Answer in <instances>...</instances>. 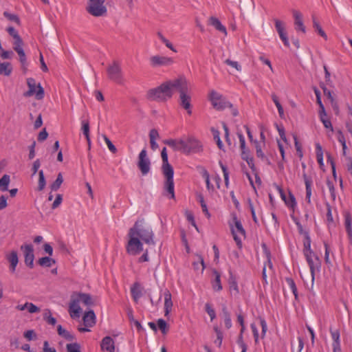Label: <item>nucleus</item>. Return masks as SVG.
<instances>
[{"label": "nucleus", "mask_w": 352, "mask_h": 352, "mask_svg": "<svg viewBox=\"0 0 352 352\" xmlns=\"http://www.w3.org/2000/svg\"><path fill=\"white\" fill-rule=\"evenodd\" d=\"M129 241L126 250L131 255H138L143 251V243L155 245L154 233L144 219L138 220L128 232Z\"/></svg>", "instance_id": "1"}, {"label": "nucleus", "mask_w": 352, "mask_h": 352, "mask_svg": "<svg viewBox=\"0 0 352 352\" xmlns=\"http://www.w3.org/2000/svg\"><path fill=\"white\" fill-rule=\"evenodd\" d=\"M80 302H82L87 306H90L94 304L91 296L89 294L74 292L71 295L68 309L72 318H77L80 317L82 311V309L79 305Z\"/></svg>", "instance_id": "2"}, {"label": "nucleus", "mask_w": 352, "mask_h": 352, "mask_svg": "<svg viewBox=\"0 0 352 352\" xmlns=\"http://www.w3.org/2000/svg\"><path fill=\"white\" fill-rule=\"evenodd\" d=\"M146 98L151 101L165 102L171 98V93L164 82L160 86L149 89L146 93Z\"/></svg>", "instance_id": "3"}, {"label": "nucleus", "mask_w": 352, "mask_h": 352, "mask_svg": "<svg viewBox=\"0 0 352 352\" xmlns=\"http://www.w3.org/2000/svg\"><path fill=\"white\" fill-rule=\"evenodd\" d=\"M106 0H89L86 6V11L91 15L99 17L104 16L107 14V9L104 6Z\"/></svg>", "instance_id": "4"}, {"label": "nucleus", "mask_w": 352, "mask_h": 352, "mask_svg": "<svg viewBox=\"0 0 352 352\" xmlns=\"http://www.w3.org/2000/svg\"><path fill=\"white\" fill-rule=\"evenodd\" d=\"M165 83L169 88V91L171 93V97L173 95L174 89L178 91L179 92V95L188 91V82L186 77L184 76H180L177 78L166 81Z\"/></svg>", "instance_id": "5"}, {"label": "nucleus", "mask_w": 352, "mask_h": 352, "mask_svg": "<svg viewBox=\"0 0 352 352\" xmlns=\"http://www.w3.org/2000/svg\"><path fill=\"white\" fill-rule=\"evenodd\" d=\"M209 100L217 110L222 111L227 107L232 108V104L228 101L223 95L214 90L210 92Z\"/></svg>", "instance_id": "6"}, {"label": "nucleus", "mask_w": 352, "mask_h": 352, "mask_svg": "<svg viewBox=\"0 0 352 352\" xmlns=\"http://www.w3.org/2000/svg\"><path fill=\"white\" fill-rule=\"evenodd\" d=\"M27 85L28 86V91L23 94L25 97H30L35 95L37 100H41L44 98V89L41 84L36 85V81L34 78H30L27 79Z\"/></svg>", "instance_id": "7"}, {"label": "nucleus", "mask_w": 352, "mask_h": 352, "mask_svg": "<svg viewBox=\"0 0 352 352\" xmlns=\"http://www.w3.org/2000/svg\"><path fill=\"white\" fill-rule=\"evenodd\" d=\"M182 153L189 154L190 153H199L201 151V144L196 139L188 138L186 140L181 139Z\"/></svg>", "instance_id": "8"}, {"label": "nucleus", "mask_w": 352, "mask_h": 352, "mask_svg": "<svg viewBox=\"0 0 352 352\" xmlns=\"http://www.w3.org/2000/svg\"><path fill=\"white\" fill-rule=\"evenodd\" d=\"M107 72L108 78L111 80L120 85L123 83L122 69L118 61L114 60L111 65H109Z\"/></svg>", "instance_id": "9"}, {"label": "nucleus", "mask_w": 352, "mask_h": 352, "mask_svg": "<svg viewBox=\"0 0 352 352\" xmlns=\"http://www.w3.org/2000/svg\"><path fill=\"white\" fill-rule=\"evenodd\" d=\"M138 167L142 175H146L150 172L151 161L145 148L142 149L138 155Z\"/></svg>", "instance_id": "10"}, {"label": "nucleus", "mask_w": 352, "mask_h": 352, "mask_svg": "<svg viewBox=\"0 0 352 352\" xmlns=\"http://www.w3.org/2000/svg\"><path fill=\"white\" fill-rule=\"evenodd\" d=\"M20 249L23 253L25 264L30 269H32L34 260L33 245L32 244H24L21 246Z\"/></svg>", "instance_id": "11"}, {"label": "nucleus", "mask_w": 352, "mask_h": 352, "mask_svg": "<svg viewBox=\"0 0 352 352\" xmlns=\"http://www.w3.org/2000/svg\"><path fill=\"white\" fill-rule=\"evenodd\" d=\"M307 262L309 265L312 280L314 279L315 272H319L321 267V262L318 256L314 253L305 255Z\"/></svg>", "instance_id": "12"}, {"label": "nucleus", "mask_w": 352, "mask_h": 352, "mask_svg": "<svg viewBox=\"0 0 352 352\" xmlns=\"http://www.w3.org/2000/svg\"><path fill=\"white\" fill-rule=\"evenodd\" d=\"M162 173L166 177V181L164 182V190L170 195V199H175L174 182H173L174 170L165 171V172H162Z\"/></svg>", "instance_id": "13"}, {"label": "nucleus", "mask_w": 352, "mask_h": 352, "mask_svg": "<svg viewBox=\"0 0 352 352\" xmlns=\"http://www.w3.org/2000/svg\"><path fill=\"white\" fill-rule=\"evenodd\" d=\"M174 63L172 58L160 55L153 56L150 58L151 65L153 67L170 66Z\"/></svg>", "instance_id": "14"}, {"label": "nucleus", "mask_w": 352, "mask_h": 352, "mask_svg": "<svg viewBox=\"0 0 352 352\" xmlns=\"http://www.w3.org/2000/svg\"><path fill=\"white\" fill-rule=\"evenodd\" d=\"M187 93L185 92L179 95V105L187 111L188 115H191V97Z\"/></svg>", "instance_id": "15"}, {"label": "nucleus", "mask_w": 352, "mask_h": 352, "mask_svg": "<svg viewBox=\"0 0 352 352\" xmlns=\"http://www.w3.org/2000/svg\"><path fill=\"white\" fill-rule=\"evenodd\" d=\"M6 258L10 263V272L11 273H14L19 263V257L16 251L12 250L10 254H6Z\"/></svg>", "instance_id": "16"}, {"label": "nucleus", "mask_w": 352, "mask_h": 352, "mask_svg": "<svg viewBox=\"0 0 352 352\" xmlns=\"http://www.w3.org/2000/svg\"><path fill=\"white\" fill-rule=\"evenodd\" d=\"M344 226L349 241V244L352 245V217L349 212H344Z\"/></svg>", "instance_id": "17"}, {"label": "nucleus", "mask_w": 352, "mask_h": 352, "mask_svg": "<svg viewBox=\"0 0 352 352\" xmlns=\"http://www.w3.org/2000/svg\"><path fill=\"white\" fill-rule=\"evenodd\" d=\"M100 346L104 352H115L114 341L110 336L104 337Z\"/></svg>", "instance_id": "18"}, {"label": "nucleus", "mask_w": 352, "mask_h": 352, "mask_svg": "<svg viewBox=\"0 0 352 352\" xmlns=\"http://www.w3.org/2000/svg\"><path fill=\"white\" fill-rule=\"evenodd\" d=\"M293 15L294 17V24L296 25V30L297 31H302L303 33L305 32V26L302 21V15L298 10L293 11Z\"/></svg>", "instance_id": "19"}, {"label": "nucleus", "mask_w": 352, "mask_h": 352, "mask_svg": "<svg viewBox=\"0 0 352 352\" xmlns=\"http://www.w3.org/2000/svg\"><path fill=\"white\" fill-rule=\"evenodd\" d=\"M302 177L305 184L306 188V201L310 204H311V184L312 179L310 177H308L305 173H303Z\"/></svg>", "instance_id": "20"}, {"label": "nucleus", "mask_w": 352, "mask_h": 352, "mask_svg": "<svg viewBox=\"0 0 352 352\" xmlns=\"http://www.w3.org/2000/svg\"><path fill=\"white\" fill-rule=\"evenodd\" d=\"M85 327H92L96 324V315L93 310H90L85 314L82 318Z\"/></svg>", "instance_id": "21"}, {"label": "nucleus", "mask_w": 352, "mask_h": 352, "mask_svg": "<svg viewBox=\"0 0 352 352\" xmlns=\"http://www.w3.org/2000/svg\"><path fill=\"white\" fill-rule=\"evenodd\" d=\"M164 315L167 316L172 310L173 302L171 299V294L168 290H166L164 294Z\"/></svg>", "instance_id": "22"}, {"label": "nucleus", "mask_w": 352, "mask_h": 352, "mask_svg": "<svg viewBox=\"0 0 352 352\" xmlns=\"http://www.w3.org/2000/svg\"><path fill=\"white\" fill-rule=\"evenodd\" d=\"M161 156L162 160V172L173 170V166L168 163V154L166 151V148L164 147L161 152Z\"/></svg>", "instance_id": "23"}, {"label": "nucleus", "mask_w": 352, "mask_h": 352, "mask_svg": "<svg viewBox=\"0 0 352 352\" xmlns=\"http://www.w3.org/2000/svg\"><path fill=\"white\" fill-rule=\"evenodd\" d=\"M208 24L213 26L217 30L223 32L225 35H227V30L224 25H223L221 21L214 16H210L208 20Z\"/></svg>", "instance_id": "24"}, {"label": "nucleus", "mask_w": 352, "mask_h": 352, "mask_svg": "<svg viewBox=\"0 0 352 352\" xmlns=\"http://www.w3.org/2000/svg\"><path fill=\"white\" fill-rule=\"evenodd\" d=\"M131 294L133 300L138 302L142 295L140 285L138 283H135L132 285L131 287Z\"/></svg>", "instance_id": "25"}, {"label": "nucleus", "mask_w": 352, "mask_h": 352, "mask_svg": "<svg viewBox=\"0 0 352 352\" xmlns=\"http://www.w3.org/2000/svg\"><path fill=\"white\" fill-rule=\"evenodd\" d=\"M163 143L173 148L174 151L182 152L181 139H167L163 140Z\"/></svg>", "instance_id": "26"}, {"label": "nucleus", "mask_w": 352, "mask_h": 352, "mask_svg": "<svg viewBox=\"0 0 352 352\" xmlns=\"http://www.w3.org/2000/svg\"><path fill=\"white\" fill-rule=\"evenodd\" d=\"M58 334L68 341H72L75 339L74 334L65 329L60 324L57 326Z\"/></svg>", "instance_id": "27"}, {"label": "nucleus", "mask_w": 352, "mask_h": 352, "mask_svg": "<svg viewBox=\"0 0 352 352\" xmlns=\"http://www.w3.org/2000/svg\"><path fill=\"white\" fill-rule=\"evenodd\" d=\"M212 273L214 276V279L212 282V288L214 290L219 292L222 289V285L221 283V274L216 270H213Z\"/></svg>", "instance_id": "28"}, {"label": "nucleus", "mask_w": 352, "mask_h": 352, "mask_svg": "<svg viewBox=\"0 0 352 352\" xmlns=\"http://www.w3.org/2000/svg\"><path fill=\"white\" fill-rule=\"evenodd\" d=\"M267 267H268L270 270H272V268H273V265L271 261L270 252L267 253V261L265 263L263 270H262V278H263V280L265 283H267V274H266Z\"/></svg>", "instance_id": "29"}, {"label": "nucleus", "mask_w": 352, "mask_h": 352, "mask_svg": "<svg viewBox=\"0 0 352 352\" xmlns=\"http://www.w3.org/2000/svg\"><path fill=\"white\" fill-rule=\"evenodd\" d=\"M305 240L304 241V249H303L304 255L313 254V256H314V252L311 249V239H310L308 232H305Z\"/></svg>", "instance_id": "30"}, {"label": "nucleus", "mask_w": 352, "mask_h": 352, "mask_svg": "<svg viewBox=\"0 0 352 352\" xmlns=\"http://www.w3.org/2000/svg\"><path fill=\"white\" fill-rule=\"evenodd\" d=\"M12 71V65L10 63H0V75L8 76Z\"/></svg>", "instance_id": "31"}, {"label": "nucleus", "mask_w": 352, "mask_h": 352, "mask_svg": "<svg viewBox=\"0 0 352 352\" xmlns=\"http://www.w3.org/2000/svg\"><path fill=\"white\" fill-rule=\"evenodd\" d=\"M312 21H313V26L315 30L318 32V34L321 36L322 38H324L325 40H327V35L326 34L325 32L322 30V27L319 24L318 21L316 20V18L313 16H312Z\"/></svg>", "instance_id": "32"}, {"label": "nucleus", "mask_w": 352, "mask_h": 352, "mask_svg": "<svg viewBox=\"0 0 352 352\" xmlns=\"http://www.w3.org/2000/svg\"><path fill=\"white\" fill-rule=\"evenodd\" d=\"M38 264L42 267H50L52 266V264H54L56 263L55 260L49 257V256H44L41 258H39L37 261Z\"/></svg>", "instance_id": "33"}, {"label": "nucleus", "mask_w": 352, "mask_h": 352, "mask_svg": "<svg viewBox=\"0 0 352 352\" xmlns=\"http://www.w3.org/2000/svg\"><path fill=\"white\" fill-rule=\"evenodd\" d=\"M43 319L47 324L51 325H54L56 323V319L52 316L51 311L48 309L44 311Z\"/></svg>", "instance_id": "34"}, {"label": "nucleus", "mask_w": 352, "mask_h": 352, "mask_svg": "<svg viewBox=\"0 0 352 352\" xmlns=\"http://www.w3.org/2000/svg\"><path fill=\"white\" fill-rule=\"evenodd\" d=\"M201 170V176L204 178L205 181H206V187L208 190H213L214 187L213 186L210 184V175L208 172V170L204 168V167H199Z\"/></svg>", "instance_id": "35"}, {"label": "nucleus", "mask_w": 352, "mask_h": 352, "mask_svg": "<svg viewBox=\"0 0 352 352\" xmlns=\"http://www.w3.org/2000/svg\"><path fill=\"white\" fill-rule=\"evenodd\" d=\"M63 182V178L61 173L58 174L57 178L56 180L51 184L50 188L52 191H56L60 187L62 183Z\"/></svg>", "instance_id": "36"}, {"label": "nucleus", "mask_w": 352, "mask_h": 352, "mask_svg": "<svg viewBox=\"0 0 352 352\" xmlns=\"http://www.w3.org/2000/svg\"><path fill=\"white\" fill-rule=\"evenodd\" d=\"M230 277L228 280V283L230 286V289L232 290L236 291V293H239V288L237 285V281L236 277L233 275L231 271L229 272Z\"/></svg>", "instance_id": "37"}, {"label": "nucleus", "mask_w": 352, "mask_h": 352, "mask_svg": "<svg viewBox=\"0 0 352 352\" xmlns=\"http://www.w3.org/2000/svg\"><path fill=\"white\" fill-rule=\"evenodd\" d=\"M10 176L8 175H4L1 179H0V190L1 191H6L8 190V185L10 183Z\"/></svg>", "instance_id": "38"}, {"label": "nucleus", "mask_w": 352, "mask_h": 352, "mask_svg": "<svg viewBox=\"0 0 352 352\" xmlns=\"http://www.w3.org/2000/svg\"><path fill=\"white\" fill-rule=\"evenodd\" d=\"M316 158L320 166H323V151L319 143L316 144Z\"/></svg>", "instance_id": "39"}, {"label": "nucleus", "mask_w": 352, "mask_h": 352, "mask_svg": "<svg viewBox=\"0 0 352 352\" xmlns=\"http://www.w3.org/2000/svg\"><path fill=\"white\" fill-rule=\"evenodd\" d=\"M3 16L10 21L14 22L17 25H21V21L18 15L15 14H11L7 11L3 12Z\"/></svg>", "instance_id": "40"}, {"label": "nucleus", "mask_w": 352, "mask_h": 352, "mask_svg": "<svg viewBox=\"0 0 352 352\" xmlns=\"http://www.w3.org/2000/svg\"><path fill=\"white\" fill-rule=\"evenodd\" d=\"M158 328L163 334H166L168 331V325L167 322L162 318L158 319L157 321Z\"/></svg>", "instance_id": "41"}, {"label": "nucleus", "mask_w": 352, "mask_h": 352, "mask_svg": "<svg viewBox=\"0 0 352 352\" xmlns=\"http://www.w3.org/2000/svg\"><path fill=\"white\" fill-rule=\"evenodd\" d=\"M285 281L287 282L288 286L292 291V293L294 294L295 298H298V292H297V287L296 285V283L294 280L292 278H286Z\"/></svg>", "instance_id": "42"}, {"label": "nucleus", "mask_w": 352, "mask_h": 352, "mask_svg": "<svg viewBox=\"0 0 352 352\" xmlns=\"http://www.w3.org/2000/svg\"><path fill=\"white\" fill-rule=\"evenodd\" d=\"M233 221L234 222V225H235L237 232L245 237V231L244 228H243V226H242L241 221L237 219V217L236 216H234L233 217Z\"/></svg>", "instance_id": "43"}, {"label": "nucleus", "mask_w": 352, "mask_h": 352, "mask_svg": "<svg viewBox=\"0 0 352 352\" xmlns=\"http://www.w3.org/2000/svg\"><path fill=\"white\" fill-rule=\"evenodd\" d=\"M219 164L223 173L225 185L228 188L229 185V172L227 167L222 163L221 161H219Z\"/></svg>", "instance_id": "44"}, {"label": "nucleus", "mask_w": 352, "mask_h": 352, "mask_svg": "<svg viewBox=\"0 0 352 352\" xmlns=\"http://www.w3.org/2000/svg\"><path fill=\"white\" fill-rule=\"evenodd\" d=\"M285 204L291 208H294L296 206V201L294 195L289 192V198L287 197V199L285 201Z\"/></svg>", "instance_id": "45"}, {"label": "nucleus", "mask_w": 352, "mask_h": 352, "mask_svg": "<svg viewBox=\"0 0 352 352\" xmlns=\"http://www.w3.org/2000/svg\"><path fill=\"white\" fill-rule=\"evenodd\" d=\"M38 190H43L46 185L45 179L44 177L43 170H41L38 172Z\"/></svg>", "instance_id": "46"}, {"label": "nucleus", "mask_w": 352, "mask_h": 352, "mask_svg": "<svg viewBox=\"0 0 352 352\" xmlns=\"http://www.w3.org/2000/svg\"><path fill=\"white\" fill-rule=\"evenodd\" d=\"M212 134H213V138H214V140L216 141L217 142V144L218 146V148L219 149H223V144L220 139V136H219V131L217 129H212Z\"/></svg>", "instance_id": "47"}, {"label": "nucleus", "mask_w": 352, "mask_h": 352, "mask_svg": "<svg viewBox=\"0 0 352 352\" xmlns=\"http://www.w3.org/2000/svg\"><path fill=\"white\" fill-rule=\"evenodd\" d=\"M67 352H81L80 346L78 343H70L66 345Z\"/></svg>", "instance_id": "48"}, {"label": "nucleus", "mask_w": 352, "mask_h": 352, "mask_svg": "<svg viewBox=\"0 0 352 352\" xmlns=\"http://www.w3.org/2000/svg\"><path fill=\"white\" fill-rule=\"evenodd\" d=\"M254 144H255V147H256V156L263 160L266 159L268 161V160L265 157L264 153L262 151V148H261V146L260 143L257 140H255L254 141Z\"/></svg>", "instance_id": "49"}, {"label": "nucleus", "mask_w": 352, "mask_h": 352, "mask_svg": "<svg viewBox=\"0 0 352 352\" xmlns=\"http://www.w3.org/2000/svg\"><path fill=\"white\" fill-rule=\"evenodd\" d=\"M214 330L217 333V339L214 340V344H216L218 347H220L223 340V333L221 331V330L219 329L217 327H214Z\"/></svg>", "instance_id": "50"}, {"label": "nucleus", "mask_w": 352, "mask_h": 352, "mask_svg": "<svg viewBox=\"0 0 352 352\" xmlns=\"http://www.w3.org/2000/svg\"><path fill=\"white\" fill-rule=\"evenodd\" d=\"M82 127L81 130L82 131V133L85 136L86 138H88V136L89 135V123L88 120H82L81 122Z\"/></svg>", "instance_id": "51"}, {"label": "nucleus", "mask_w": 352, "mask_h": 352, "mask_svg": "<svg viewBox=\"0 0 352 352\" xmlns=\"http://www.w3.org/2000/svg\"><path fill=\"white\" fill-rule=\"evenodd\" d=\"M192 265L195 270H198L200 266L201 267V272H203L204 270L205 269L204 258L201 256H198L197 261L193 262Z\"/></svg>", "instance_id": "52"}, {"label": "nucleus", "mask_w": 352, "mask_h": 352, "mask_svg": "<svg viewBox=\"0 0 352 352\" xmlns=\"http://www.w3.org/2000/svg\"><path fill=\"white\" fill-rule=\"evenodd\" d=\"M223 314H224V316H225V318H224L225 326L228 329L232 327V321H231L230 316V314L227 311L226 307H224L223 309Z\"/></svg>", "instance_id": "53"}, {"label": "nucleus", "mask_w": 352, "mask_h": 352, "mask_svg": "<svg viewBox=\"0 0 352 352\" xmlns=\"http://www.w3.org/2000/svg\"><path fill=\"white\" fill-rule=\"evenodd\" d=\"M205 309L207 314L210 317L211 320H212L216 317V314L214 309L212 307L210 303H206L205 305Z\"/></svg>", "instance_id": "54"}, {"label": "nucleus", "mask_w": 352, "mask_h": 352, "mask_svg": "<svg viewBox=\"0 0 352 352\" xmlns=\"http://www.w3.org/2000/svg\"><path fill=\"white\" fill-rule=\"evenodd\" d=\"M199 202H200L203 212L207 216L208 218H210V214L208 212L207 206L204 201V197L202 195H199Z\"/></svg>", "instance_id": "55"}, {"label": "nucleus", "mask_w": 352, "mask_h": 352, "mask_svg": "<svg viewBox=\"0 0 352 352\" xmlns=\"http://www.w3.org/2000/svg\"><path fill=\"white\" fill-rule=\"evenodd\" d=\"M278 34L280 39L283 42L284 45L286 47H289V40H288V38H287V33L285 31V30H281L280 32H278Z\"/></svg>", "instance_id": "56"}, {"label": "nucleus", "mask_w": 352, "mask_h": 352, "mask_svg": "<svg viewBox=\"0 0 352 352\" xmlns=\"http://www.w3.org/2000/svg\"><path fill=\"white\" fill-rule=\"evenodd\" d=\"M327 186L329 188V190L330 191L331 197L333 201H335V199H336V192H335V188H334V185H333V182L331 181H330L329 179H327Z\"/></svg>", "instance_id": "57"}, {"label": "nucleus", "mask_w": 352, "mask_h": 352, "mask_svg": "<svg viewBox=\"0 0 352 352\" xmlns=\"http://www.w3.org/2000/svg\"><path fill=\"white\" fill-rule=\"evenodd\" d=\"M104 140L106 142L109 149L113 153H116L117 152L116 147L113 145V144L111 142V141L106 136L104 135Z\"/></svg>", "instance_id": "58"}, {"label": "nucleus", "mask_w": 352, "mask_h": 352, "mask_svg": "<svg viewBox=\"0 0 352 352\" xmlns=\"http://www.w3.org/2000/svg\"><path fill=\"white\" fill-rule=\"evenodd\" d=\"M325 205L327 207V220L329 223H333V219L331 213V207L328 202Z\"/></svg>", "instance_id": "59"}, {"label": "nucleus", "mask_w": 352, "mask_h": 352, "mask_svg": "<svg viewBox=\"0 0 352 352\" xmlns=\"http://www.w3.org/2000/svg\"><path fill=\"white\" fill-rule=\"evenodd\" d=\"M330 333L333 339V342H340V331L338 329L333 330L330 328Z\"/></svg>", "instance_id": "60"}, {"label": "nucleus", "mask_w": 352, "mask_h": 352, "mask_svg": "<svg viewBox=\"0 0 352 352\" xmlns=\"http://www.w3.org/2000/svg\"><path fill=\"white\" fill-rule=\"evenodd\" d=\"M225 63L232 67H234L236 70L241 71V67L236 61L231 60L230 59H226Z\"/></svg>", "instance_id": "61"}, {"label": "nucleus", "mask_w": 352, "mask_h": 352, "mask_svg": "<svg viewBox=\"0 0 352 352\" xmlns=\"http://www.w3.org/2000/svg\"><path fill=\"white\" fill-rule=\"evenodd\" d=\"M260 324L262 328L261 336L263 338L265 336L266 331L267 330V325L265 320L263 318H259Z\"/></svg>", "instance_id": "62"}, {"label": "nucleus", "mask_w": 352, "mask_h": 352, "mask_svg": "<svg viewBox=\"0 0 352 352\" xmlns=\"http://www.w3.org/2000/svg\"><path fill=\"white\" fill-rule=\"evenodd\" d=\"M23 336L28 340H32L36 338V335L34 330H28L25 331Z\"/></svg>", "instance_id": "63"}, {"label": "nucleus", "mask_w": 352, "mask_h": 352, "mask_svg": "<svg viewBox=\"0 0 352 352\" xmlns=\"http://www.w3.org/2000/svg\"><path fill=\"white\" fill-rule=\"evenodd\" d=\"M62 201H63L62 195L58 194L56 197L54 201L53 202V204L52 205V208L55 209V208H58L60 205Z\"/></svg>", "instance_id": "64"}]
</instances>
